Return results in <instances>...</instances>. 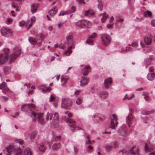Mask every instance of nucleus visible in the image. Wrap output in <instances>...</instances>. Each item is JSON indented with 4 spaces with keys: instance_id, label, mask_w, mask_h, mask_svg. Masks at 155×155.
<instances>
[{
    "instance_id": "1",
    "label": "nucleus",
    "mask_w": 155,
    "mask_h": 155,
    "mask_svg": "<svg viewBox=\"0 0 155 155\" xmlns=\"http://www.w3.org/2000/svg\"><path fill=\"white\" fill-rule=\"evenodd\" d=\"M7 152L10 153L12 152L14 155H21L22 150L20 148H16L15 146L12 144H10L6 148Z\"/></svg>"
},
{
    "instance_id": "2",
    "label": "nucleus",
    "mask_w": 155,
    "mask_h": 155,
    "mask_svg": "<svg viewBox=\"0 0 155 155\" xmlns=\"http://www.w3.org/2000/svg\"><path fill=\"white\" fill-rule=\"evenodd\" d=\"M72 105L71 100L68 98H64L62 99L61 106L67 109H70Z\"/></svg>"
},
{
    "instance_id": "3",
    "label": "nucleus",
    "mask_w": 155,
    "mask_h": 155,
    "mask_svg": "<svg viewBox=\"0 0 155 155\" xmlns=\"http://www.w3.org/2000/svg\"><path fill=\"white\" fill-rule=\"evenodd\" d=\"M21 50L18 48H15L13 51V52L10 57L9 63H11L18 57L21 54Z\"/></svg>"
},
{
    "instance_id": "4",
    "label": "nucleus",
    "mask_w": 155,
    "mask_h": 155,
    "mask_svg": "<svg viewBox=\"0 0 155 155\" xmlns=\"http://www.w3.org/2000/svg\"><path fill=\"white\" fill-rule=\"evenodd\" d=\"M101 38L102 44L104 45L107 46L110 43L111 38L108 35L106 34H102Z\"/></svg>"
},
{
    "instance_id": "5",
    "label": "nucleus",
    "mask_w": 155,
    "mask_h": 155,
    "mask_svg": "<svg viewBox=\"0 0 155 155\" xmlns=\"http://www.w3.org/2000/svg\"><path fill=\"white\" fill-rule=\"evenodd\" d=\"M1 32L2 36L7 37L12 36L13 33L11 29L6 27L2 28L1 29Z\"/></svg>"
},
{
    "instance_id": "6",
    "label": "nucleus",
    "mask_w": 155,
    "mask_h": 155,
    "mask_svg": "<svg viewBox=\"0 0 155 155\" xmlns=\"http://www.w3.org/2000/svg\"><path fill=\"white\" fill-rule=\"evenodd\" d=\"M42 116V114H41L33 113L32 117H33L34 118L33 119V121H34L35 119V118L37 117V121L41 124H44V121Z\"/></svg>"
},
{
    "instance_id": "7",
    "label": "nucleus",
    "mask_w": 155,
    "mask_h": 155,
    "mask_svg": "<svg viewBox=\"0 0 155 155\" xmlns=\"http://www.w3.org/2000/svg\"><path fill=\"white\" fill-rule=\"evenodd\" d=\"M8 52L9 49H7V52ZM8 54L5 51L4 54H0V64H2L6 62L8 60Z\"/></svg>"
},
{
    "instance_id": "8",
    "label": "nucleus",
    "mask_w": 155,
    "mask_h": 155,
    "mask_svg": "<svg viewBox=\"0 0 155 155\" xmlns=\"http://www.w3.org/2000/svg\"><path fill=\"white\" fill-rule=\"evenodd\" d=\"M117 117L116 115L115 114H113L112 117L111 118V124L110 126L112 129H115L117 124Z\"/></svg>"
},
{
    "instance_id": "9",
    "label": "nucleus",
    "mask_w": 155,
    "mask_h": 155,
    "mask_svg": "<svg viewBox=\"0 0 155 155\" xmlns=\"http://www.w3.org/2000/svg\"><path fill=\"white\" fill-rule=\"evenodd\" d=\"M53 117L52 118L51 123L54 126H56L58 125L59 122V114L57 113H55L53 114Z\"/></svg>"
},
{
    "instance_id": "10",
    "label": "nucleus",
    "mask_w": 155,
    "mask_h": 155,
    "mask_svg": "<svg viewBox=\"0 0 155 155\" xmlns=\"http://www.w3.org/2000/svg\"><path fill=\"white\" fill-rule=\"evenodd\" d=\"M36 38L38 42V46H41L42 45L41 42L44 38V35L42 34H39L36 36Z\"/></svg>"
},
{
    "instance_id": "11",
    "label": "nucleus",
    "mask_w": 155,
    "mask_h": 155,
    "mask_svg": "<svg viewBox=\"0 0 155 155\" xmlns=\"http://www.w3.org/2000/svg\"><path fill=\"white\" fill-rule=\"evenodd\" d=\"M89 81V78L88 77L82 76L80 80V85L83 86L87 84Z\"/></svg>"
},
{
    "instance_id": "12",
    "label": "nucleus",
    "mask_w": 155,
    "mask_h": 155,
    "mask_svg": "<svg viewBox=\"0 0 155 155\" xmlns=\"http://www.w3.org/2000/svg\"><path fill=\"white\" fill-rule=\"evenodd\" d=\"M30 104H24L22 105L21 107V111L26 112L28 115L31 116L30 112Z\"/></svg>"
},
{
    "instance_id": "13",
    "label": "nucleus",
    "mask_w": 155,
    "mask_h": 155,
    "mask_svg": "<svg viewBox=\"0 0 155 155\" xmlns=\"http://www.w3.org/2000/svg\"><path fill=\"white\" fill-rule=\"evenodd\" d=\"M144 41L145 43L147 45H150L152 42V36L150 34H148L145 37Z\"/></svg>"
},
{
    "instance_id": "14",
    "label": "nucleus",
    "mask_w": 155,
    "mask_h": 155,
    "mask_svg": "<svg viewBox=\"0 0 155 155\" xmlns=\"http://www.w3.org/2000/svg\"><path fill=\"white\" fill-rule=\"evenodd\" d=\"M91 69L89 65L85 67L82 71V72L84 75H87L88 74L91 72Z\"/></svg>"
},
{
    "instance_id": "15",
    "label": "nucleus",
    "mask_w": 155,
    "mask_h": 155,
    "mask_svg": "<svg viewBox=\"0 0 155 155\" xmlns=\"http://www.w3.org/2000/svg\"><path fill=\"white\" fill-rule=\"evenodd\" d=\"M39 4L38 3L32 4L31 6V11L33 14L37 11V9L39 7Z\"/></svg>"
},
{
    "instance_id": "16",
    "label": "nucleus",
    "mask_w": 155,
    "mask_h": 155,
    "mask_svg": "<svg viewBox=\"0 0 155 155\" xmlns=\"http://www.w3.org/2000/svg\"><path fill=\"white\" fill-rule=\"evenodd\" d=\"M112 82V80L111 78L105 79L104 82V87L107 89L108 88L109 86L111 85Z\"/></svg>"
},
{
    "instance_id": "17",
    "label": "nucleus",
    "mask_w": 155,
    "mask_h": 155,
    "mask_svg": "<svg viewBox=\"0 0 155 155\" xmlns=\"http://www.w3.org/2000/svg\"><path fill=\"white\" fill-rule=\"evenodd\" d=\"M0 89L2 90V92L4 93H5L8 90V88L5 82L2 83L1 84H0Z\"/></svg>"
},
{
    "instance_id": "18",
    "label": "nucleus",
    "mask_w": 155,
    "mask_h": 155,
    "mask_svg": "<svg viewBox=\"0 0 155 155\" xmlns=\"http://www.w3.org/2000/svg\"><path fill=\"white\" fill-rule=\"evenodd\" d=\"M83 28H89L91 26V22L86 20H83Z\"/></svg>"
},
{
    "instance_id": "19",
    "label": "nucleus",
    "mask_w": 155,
    "mask_h": 155,
    "mask_svg": "<svg viewBox=\"0 0 155 155\" xmlns=\"http://www.w3.org/2000/svg\"><path fill=\"white\" fill-rule=\"evenodd\" d=\"M98 95L101 99H105L108 97V94L106 91H101L99 93Z\"/></svg>"
},
{
    "instance_id": "20",
    "label": "nucleus",
    "mask_w": 155,
    "mask_h": 155,
    "mask_svg": "<svg viewBox=\"0 0 155 155\" xmlns=\"http://www.w3.org/2000/svg\"><path fill=\"white\" fill-rule=\"evenodd\" d=\"M126 125L125 124H123L120 129L118 130V131L123 136H125L126 134Z\"/></svg>"
},
{
    "instance_id": "21",
    "label": "nucleus",
    "mask_w": 155,
    "mask_h": 155,
    "mask_svg": "<svg viewBox=\"0 0 155 155\" xmlns=\"http://www.w3.org/2000/svg\"><path fill=\"white\" fill-rule=\"evenodd\" d=\"M57 12L58 9L57 8L55 7H54L49 12V14L51 16L53 17Z\"/></svg>"
},
{
    "instance_id": "22",
    "label": "nucleus",
    "mask_w": 155,
    "mask_h": 155,
    "mask_svg": "<svg viewBox=\"0 0 155 155\" xmlns=\"http://www.w3.org/2000/svg\"><path fill=\"white\" fill-rule=\"evenodd\" d=\"M133 118V116L132 114H129L127 117V122L128 124V126L130 127L131 124L132 123L131 120Z\"/></svg>"
},
{
    "instance_id": "23",
    "label": "nucleus",
    "mask_w": 155,
    "mask_h": 155,
    "mask_svg": "<svg viewBox=\"0 0 155 155\" xmlns=\"http://www.w3.org/2000/svg\"><path fill=\"white\" fill-rule=\"evenodd\" d=\"M61 145L60 143H55L52 146V149L54 150H57L61 148Z\"/></svg>"
},
{
    "instance_id": "24",
    "label": "nucleus",
    "mask_w": 155,
    "mask_h": 155,
    "mask_svg": "<svg viewBox=\"0 0 155 155\" xmlns=\"http://www.w3.org/2000/svg\"><path fill=\"white\" fill-rule=\"evenodd\" d=\"M65 120L67 123H69V125L73 128H74V126L75 125V122L73 121L72 120L68 118H67L65 119Z\"/></svg>"
},
{
    "instance_id": "25",
    "label": "nucleus",
    "mask_w": 155,
    "mask_h": 155,
    "mask_svg": "<svg viewBox=\"0 0 155 155\" xmlns=\"http://www.w3.org/2000/svg\"><path fill=\"white\" fill-rule=\"evenodd\" d=\"M69 78L67 76L62 75L61 77V80L62 83V85L63 86L67 83V80Z\"/></svg>"
},
{
    "instance_id": "26",
    "label": "nucleus",
    "mask_w": 155,
    "mask_h": 155,
    "mask_svg": "<svg viewBox=\"0 0 155 155\" xmlns=\"http://www.w3.org/2000/svg\"><path fill=\"white\" fill-rule=\"evenodd\" d=\"M72 35L71 34H69L66 37V39L68 43L73 44L74 42L72 39Z\"/></svg>"
},
{
    "instance_id": "27",
    "label": "nucleus",
    "mask_w": 155,
    "mask_h": 155,
    "mask_svg": "<svg viewBox=\"0 0 155 155\" xmlns=\"http://www.w3.org/2000/svg\"><path fill=\"white\" fill-rule=\"evenodd\" d=\"M134 148V147H133L132 148V149L130 150V151L128 153V155H139V149L137 148L136 150V152H134V151H133V150Z\"/></svg>"
},
{
    "instance_id": "28",
    "label": "nucleus",
    "mask_w": 155,
    "mask_h": 155,
    "mask_svg": "<svg viewBox=\"0 0 155 155\" xmlns=\"http://www.w3.org/2000/svg\"><path fill=\"white\" fill-rule=\"evenodd\" d=\"M23 155H32L30 148L26 147L24 150Z\"/></svg>"
},
{
    "instance_id": "29",
    "label": "nucleus",
    "mask_w": 155,
    "mask_h": 155,
    "mask_svg": "<svg viewBox=\"0 0 155 155\" xmlns=\"http://www.w3.org/2000/svg\"><path fill=\"white\" fill-rule=\"evenodd\" d=\"M74 48V46H71L69 47L67 49V50L65 51V54L66 56H69L72 52L71 49L72 48Z\"/></svg>"
},
{
    "instance_id": "30",
    "label": "nucleus",
    "mask_w": 155,
    "mask_h": 155,
    "mask_svg": "<svg viewBox=\"0 0 155 155\" xmlns=\"http://www.w3.org/2000/svg\"><path fill=\"white\" fill-rule=\"evenodd\" d=\"M93 120L94 121L98 122L100 120V116L99 114L97 113L94 115Z\"/></svg>"
},
{
    "instance_id": "31",
    "label": "nucleus",
    "mask_w": 155,
    "mask_h": 155,
    "mask_svg": "<svg viewBox=\"0 0 155 155\" xmlns=\"http://www.w3.org/2000/svg\"><path fill=\"white\" fill-rule=\"evenodd\" d=\"M143 15L146 18L150 17L152 16V13L150 11L147 10L143 12Z\"/></svg>"
},
{
    "instance_id": "32",
    "label": "nucleus",
    "mask_w": 155,
    "mask_h": 155,
    "mask_svg": "<svg viewBox=\"0 0 155 155\" xmlns=\"http://www.w3.org/2000/svg\"><path fill=\"white\" fill-rule=\"evenodd\" d=\"M38 148L39 150L42 152H44L46 149L43 143H40L38 145Z\"/></svg>"
},
{
    "instance_id": "33",
    "label": "nucleus",
    "mask_w": 155,
    "mask_h": 155,
    "mask_svg": "<svg viewBox=\"0 0 155 155\" xmlns=\"http://www.w3.org/2000/svg\"><path fill=\"white\" fill-rule=\"evenodd\" d=\"M28 40L30 42L32 45H35L36 44L38 45V42L36 40V38H29Z\"/></svg>"
},
{
    "instance_id": "34",
    "label": "nucleus",
    "mask_w": 155,
    "mask_h": 155,
    "mask_svg": "<svg viewBox=\"0 0 155 155\" xmlns=\"http://www.w3.org/2000/svg\"><path fill=\"white\" fill-rule=\"evenodd\" d=\"M148 79L150 81H152L154 79L155 74L153 73H149L147 76Z\"/></svg>"
},
{
    "instance_id": "35",
    "label": "nucleus",
    "mask_w": 155,
    "mask_h": 155,
    "mask_svg": "<svg viewBox=\"0 0 155 155\" xmlns=\"http://www.w3.org/2000/svg\"><path fill=\"white\" fill-rule=\"evenodd\" d=\"M53 117V114L48 112L46 115V120L47 121H48L49 120H52Z\"/></svg>"
},
{
    "instance_id": "36",
    "label": "nucleus",
    "mask_w": 155,
    "mask_h": 155,
    "mask_svg": "<svg viewBox=\"0 0 155 155\" xmlns=\"http://www.w3.org/2000/svg\"><path fill=\"white\" fill-rule=\"evenodd\" d=\"M94 14V13L93 10H88L85 11L84 14L85 16H89L90 15H93Z\"/></svg>"
},
{
    "instance_id": "37",
    "label": "nucleus",
    "mask_w": 155,
    "mask_h": 155,
    "mask_svg": "<svg viewBox=\"0 0 155 155\" xmlns=\"http://www.w3.org/2000/svg\"><path fill=\"white\" fill-rule=\"evenodd\" d=\"M100 15H103L102 17L101 18V21L102 22H104L107 17L108 16L107 14H106V12H104L103 14H101Z\"/></svg>"
},
{
    "instance_id": "38",
    "label": "nucleus",
    "mask_w": 155,
    "mask_h": 155,
    "mask_svg": "<svg viewBox=\"0 0 155 155\" xmlns=\"http://www.w3.org/2000/svg\"><path fill=\"white\" fill-rule=\"evenodd\" d=\"M30 112L31 114V117H32L33 115V113H34L32 111V110L31 108L35 109L36 108V106L34 104H30Z\"/></svg>"
},
{
    "instance_id": "39",
    "label": "nucleus",
    "mask_w": 155,
    "mask_h": 155,
    "mask_svg": "<svg viewBox=\"0 0 155 155\" xmlns=\"http://www.w3.org/2000/svg\"><path fill=\"white\" fill-rule=\"evenodd\" d=\"M98 3V5L97 7L98 9L100 11H101L103 9V4L101 0H97Z\"/></svg>"
},
{
    "instance_id": "40",
    "label": "nucleus",
    "mask_w": 155,
    "mask_h": 155,
    "mask_svg": "<svg viewBox=\"0 0 155 155\" xmlns=\"http://www.w3.org/2000/svg\"><path fill=\"white\" fill-rule=\"evenodd\" d=\"M143 94L144 96V98L146 101H149L150 100V97L148 94L147 92H143Z\"/></svg>"
},
{
    "instance_id": "41",
    "label": "nucleus",
    "mask_w": 155,
    "mask_h": 155,
    "mask_svg": "<svg viewBox=\"0 0 155 155\" xmlns=\"http://www.w3.org/2000/svg\"><path fill=\"white\" fill-rule=\"evenodd\" d=\"M10 72L11 69L10 68L7 67H5L4 69V72L5 74H9Z\"/></svg>"
},
{
    "instance_id": "42",
    "label": "nucleus",
    "mask_w": 155,
    "mask_h": 155,
    "mask_svg": "<svg viewBox=\"0 0 155 155\" xmlns=\"http://www.w3.org/2000/svg\"><path fill=\"white\" fill-rule=\"evenodd\" d=\"M83 20H81L80 21H78L76 23V25L80 28H83V24L82 23Z\"/></svg>"
},
{
    "instance_id": "43",
    "label": "nucleus",
    "mask_w": 155,
    "mask_h": 155,
    "mask_svg": "<svg viewBox=\"0 0 155 155\" xmlns=\"http://www.w3.org/2000/svg\"><path fill=\"white\" fill-rule=\"evenodd\" d=\"M30 21L28 20L27 22V23H26L27 28H26L27 30H28L29 29H30L32 25L33 24H34L33 23H31V22H30Z\"/></svg>"
},
{
    "instance_id": "44",
    "label": "nucleus",
    "mask_w": 155,
    "mask_h": 155,
    "mask_svg": "<svg viewBox=\"0 0 155 155\" xmlns=\"http://www.w3.org/2000/svg\"><path fill=\"white\" fill-rule=\"evenodd\" d=\"M83 102V98L81 97H79L77 98L76 100V103L78 105L81 104Z\"/></svg>"
},
{
    "instance_id": "45",
    "label": "nucleus",
    "mask_w": 155,
    "mask_h": 155,
    "mask_svg": "<svg viewBox=\"0 0 155 155\" xmlns=\"http://www.w3.org/2000/svg\"><path fill=\"white\" fill-rule=\"evenodd\" d=\"M51 89L50 87H48L42 89L41 91L43 93H45L47 91L50 92L51 91Z\"/></svg>"
},
{
    "instance_id": "46",
    "label": "nucleus",
    "mask_w": 155,
    "mask_h": 155,
    "mask_svg": "<svg viewBox=\"0 0 155 155\" xmlns=\"http://www.w3.org/2000/svg\"><path fill=\"white\" fill-rule=\"evenodd\" d=\"M112 147L111 145L109 144L106 145L104 147L105 148L107 152L110 151L111 150Z\"/></svg>"
},
{
    "instance_id": "47",
    "label": "nucleus",
    "mask_w": 155,
    "mask_h": 155,
    "mask_svg": "<svg viewBox=\"0 0 155 155\" xmlns=\"http://www.w3.org/2000/svg\"><path fill=\"white\" fill-rule=\"evenodd\" d=\"M53 137L55 141L56 142L59 141L61 140V137L60 135L58 136H54Z\"/></svg>"
},
{
    "instance_id": "48",
    "label": "nucleus",
    "mask_w": 155,
    "mask_h": 155,
    "mask_svg": "<svg viewBox=\"0 0 155 155\" xmlns=\"http://www.w3.org/2000/svg\"><path fill=\"white\" fill-rule=\"evenodd\" d=\"M15 141L17 143H18L21 145H22L24 143L23 140L21 139H15Z\"/></svg>"
},
{
    "instance_id": "49",
    "label": "nucleus",
    "mask_w": 155,
    "mask_h": 155,
    "mask_svg": "<svg viewBox=\"0 0 155 155\" xmlns=\"http://www.w3.org/2000/svg\"><path fill=\"white\" fill-rule=\"evenodd\" d=\"M8 99V97L4 96H1L0 97V100L2 101H7Z\"/></svg>"
},
{
    "instance_id": "50",
    "label": "nucleus",
    "mask_w": 155,
    "mask_h": 155,
    "mask_svg": "<svg viewBox=\"0 0 155 155\" xmlns=\"http://www.w3.org/2000/svg\"><path fill=\"white\" fill-rule=\"evenodd\" d=\"M75 10L76 8L74 6H72L71 9L69 10V11H68L69 14V13H71L74 12L75 11Z\"/></svg>"
},
{
    "instance_id": "51",
    "label": "nucleus",
    "mask_w": 155,
    "mask_h": 155,
    "mask_svg": "<svg viewBox=\"0 0 155 155\" xmlns=\"http://www.w3.org/2000/svg\"><path fill=\"white\" fill-rule=\"evenodd\" d=\"M145 151L146 153H147V152H150L152 149V148H149L148 147V146L147 145V144H145Z\"/></svg>"
},
{
    "instance_id": "52",
    "label": "nucleus",
    "mask_w": 155,
    "mask_h": 155,
    "mask_svg": "<svg viewBox=\"0 0 155 155\" xmlns=\"http://www.w3.org/2000/svg\"><path fill=\"white\" fill-rule=\"evenodd\" d=\"M151 113V111H147L144 110L142 112V114L143 115H148Z\"/></svg>"
},
{
    "instance_id": "53",
    "label": "nucleus",
    "mask_w": 155,
    "mask_h": 155,
    "mask_svg": "<svg viewBox=\"0 0 155 155\" xmlns=\"http://www.w3.org/2000/svg\"><path fill=\"white\" fill-rule=\"evenodd\" d=\"M93 41L90 39H87L86 41V42L89 45L93 44Z\"/></svg>"
},
{
    "instance_id": "54",
    "label": "nucleus",
    "mask_w": 155,
    "mask_h": 155,
    "mask_svg": "<svg viewBox=\"0 0 155 155\" xmlns=\"http://www.w3.org/2000/svg\"><path fill=\"white\" fill-rule=\"evenodd\" d=\"M30 20V21H31V22L34 24L36 18L35 16H32Z\"/></svg>"
},
{
    "instance_id": "55",
    "label": "nucleus",
    "mask_w": 155,
    "mask_h": 155,
    "mask_svg": "<svg viewBox=\"0 0 155 155\" xmlns=\"http://www.w3.org/2000/svg\"><path fill=\"white\" fill-rule=\"evenodd\" d=\"M138 45V43L137 41H134L132 42L131 44V45L134 47H136Z\"/></svg>"
},
{
    "instance_id": "56",
    "label": "nucleus",
    "mask_w": 155,
    "mask_h": 155,
    "mask_svg": "<svg viewBox=\"0 0 155 155\" xmlns=\"http://www.w3.org/2000/svg\"><path fill=\"white\" fill-rule=\"evenodd\" d=\"M97 36V34L96 33H92L91 36L90 37V38H94Z\"/></svg>"
},
{
    "instance_id": "57",
    "label": "nucleus",
    "mask_w": 155,
    "mask_h": 155,
    "mask_svg": "<svg viewBox=\"0 0 155 155\" xmlns=\"http://www.w3.org/2000/svg\"><path fill=\"white\" fill-rule=\"evenodd\" d=\"M36 133H32L30 136V138L31 140H33L34 139L35 136H36Z\"/></svg>"
},
{
    "instance_id": "58",
    "label": "nucleus",
    "mask_w": 155,
    "mask_h": 155,
    "mask_svg": "<svg viewBox=\"0 0 155 155\" xmlns=\"http://www.w3.org/2000/svg\"><path fill=\"white\" fill-rule=\"evenodd\" d=\"M69 14L68 11H67L65 13H60L59 15L58 16H60L61 15H68Z\"/></svg>"
},
{
    "instance_id": "59",
    "label": "nucleus",
    "mask_w": 155,
    "mask_h": 155,
    "mask_svg": "<svg viewBox=\"0 0 155 155\" xmlns=\"http://www.w3.org/2000/svg\"><path fill=\"white\" fill-rule=\"evenodd\" d=\"M13 21L12 19L11 18H8L7 19L6 23L7 24H9L11 23Z\"/></svg>"
},
{
    "instance_id": "60",
    "label": "nucleus",
    "mask_w": 155,
    "mask_h": 155,
    "mask_svg": "<svg viewBox=\"0 0 155 155\" xmlns=\"http://www.w3.org/2000/svg\"><path fill=\"white\" fill-rule=\"evenodd\" d=\"M117 142L116 141L113 142L111 143V146L112 147H115L116 146Z\"/></svg>"
},
{
    "instance_id": "61",
    "label": "nucleus",
    "mask_w": 155,
    "mask_h": 155,
    "mask_svg": "<svg viewBox=\"0 0 155 155\" xmlns=\"http://www.w3.org/2000/svg\"><path fill=\"white\" fill-rule=\"evenodd\" d=\"M19 24L20 26H22L25 24V23L24 21H21L19 22Z\"/></svg>"
},
{
    "instance_id": "62",
    "label": "nucleus",
    "mask_w": 155,
    "mask_h": 155,
    "mask_svg": "<svg viewBox=\"0 0 155 155\" xmlns=\"http://www.w3.org/2000/svg\"><path fill=\"white\" fill-rule=\"evenodd\" d=\"M77 2L79 3V4H83L84 5L85 4V2L84 0H77Z\"/></svg>"
},
{
    "instance_id": "63",
    "label": "nucleus",
    "mask_w": 155,
    "mask_h": 155,
    "mask_svg": "<svg viewBox=\"0 0 155 155\" xmlns=\"http://www.w3.org/2000/svg\"><path fill=\"white\" fill-rule=\"evenodd\" d=\"M54 99V97L52 96V95H51L50 97V99L49 100L50 102H51L53 101Z\"/></svg>"
},
{
    "instance_id": "64",
    "label": "nucleus",
    "mask_w": 155,
    "mask_h": 155,
    "mask_svg": "<svg viewBox=\"0 0 155 155\" xmlns=\"http://www.w3.org/2000/svg\"><path fill=\"white\" fill-rule=\"evenodd\" d=\"M151 25L153 27L155 26V22L154 20H153L151 21Z\"/></svg>"
}]
</instances>
